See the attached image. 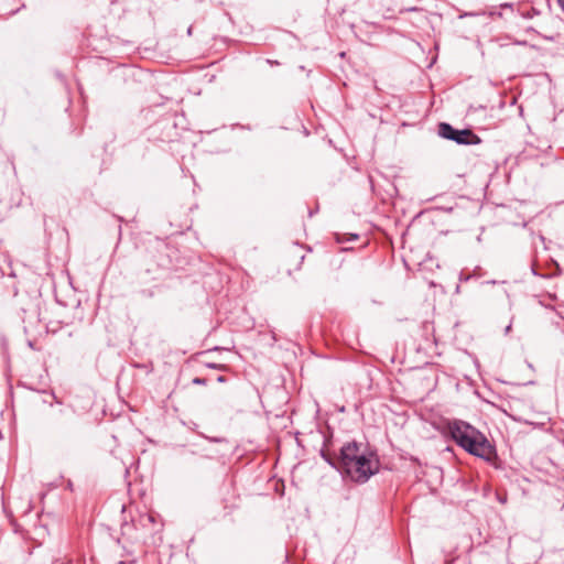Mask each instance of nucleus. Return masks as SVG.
<instances>
[{
  "mask_svg": "<svg viewBox=\"0 0 564 564\" xmlns=\"http://www.w3.org/2000/svg\"><path fill=\"white\" fill-rule=\"evenodd\" d=\"M379 470L375 451L361 442H347L339 452V473L357 484L367 482Z\"/></svg>",
  "mask_w": 564,
  "mask_h": 564,
  "instance_id": "obj_1",
  "label": "nucleus"
},
{
  "mask_svg": "<svg viewBox=\"0 0 564 564\" xmlns=\"http://www.w3.org/2000/svg\"><path fill=\"white\" fill-rule=\"evenodd\" d=\"M118 564H127L126 562H119Z\"/></svg>",
  "mask_w": 564,
  "mask_h": 564,
  "instance_id": "obj_10",
  "label": "nucleus"
},
{
  "mask_svg": "<svg viewBox=\"0 0 564 564\" xmlns=\"http://www.w3.org/2000/svg\"><path fill=\"white\" fill-rule=\"evenodd\" d=\"M438 134L444 139L455 141L457 144H477L480 142L479 138L471 130H458L447 122L438 124Z\"/></svg>",
  "mask_w": 564,
  "mask_h": 564,
  "instance_id": "obj_3",
  "label": "nucleus"
},
{
  "mask_svg": "<svg viewBox=\"0 0 564 564\" xmlns=\"http://www.w3.org/2000/svg\"><path fill=\"white\" fill-rule=\"evenodd\" d=\"M217 381L219 382H225L226 381V378L224 376H220L217 378Z\"/></svg>",
  "mask_w": 564,
  "mask_h": 564,
  "instance_id": "obj_8",
  "label": "nucleus"
},
{
  "mask_svg": "<svg viewBox=\"0 0 564 564\" xmlns=\"http://www.w3.org/2000/svg\"><path fill=\"white\" fill-rule=\"evenodd\" d=\"M557 2L561 9L564 11V0H557Z\"/></svg>",
  "mask_w": 564,
  "mask_h": 564,
  "instance_id": "obj_6",
  "label": "nucleus"
},
{
  "mask_svg": "<svg viewBox=\"0 0 564 564\" xmlns=\"http://www.w3.org/2000/svg\"><path fill=\"white\" fill-rule=\"evenodd\" d=\"M321 456L324 458V460L329 466H332L333 468H335L336 470L339 471V455L335 456V455H330L329 453H327L325 451H321Z\"/></svg>",
  "mask_w": 564,
  "mask_h": 564,
  "instance_id": "obj_4",
  "label": "nucleus"
},
{
  "mask_svg": "<svg viewBox=\"0 0 564 564\" xmlns=\"http://www.w3.org/2000/svg\"><path fill=\"white\" fill-rule=\"evenodd\" d=\"M448 433L455 443L469 454L486 462L492 463L497 459V452L487 437L470 424L454 420L448 422Z\"/></svg>",
  "mask_w": 564,
  "mask_h": 564,
  "instance_id": "obj_2",
  "label": "nucleus"
},
{
  "mask_svg": "<svg viewBox=\"0 0 564 564\" xmlns=\"http://www.w3.org/2000/svg\"><path fill=\"white\" fill-rule=\"evenodd\" d=\"M510 329H511V325H508V326L506 327V333L510 332Z\"/></svg>",
  "mask_w": 564,
  "mask_h": 564,
  "instance_id": "obj_9",
  "label": "nucleus"
},
{
  "mask_svg": "<svg viewBox=\"0 0 564 564\" xmlns=\"http://www.w3.org/2000/svg\"><path fill=\"white\" fill-rule=\"evenodd\" d=\"M193 383L197 386H204L207 383V380L205 378L196 377L193 379Z\"/></svg>",
  "mask_w": 564,
  "mask_h": 564,
  "instance_id": "obj_5",
  "label": "nucleus"
},
{
  "mask_svg": "<svg viewBox=\"0 0 564 564\" xmlns=\"http://www.w3.org/2000/svg\"><path fill=\"white\" fill-rule=\"evenodd\" d=\"M208 367L209 368H220L221 366L220 365H216V364H208Z\"/></svg>",
  "mask_w": 564,
  "mask_h": 564,
  "instance_id": "obj_7",
  "label": "nucleus"
}]
</instances>
